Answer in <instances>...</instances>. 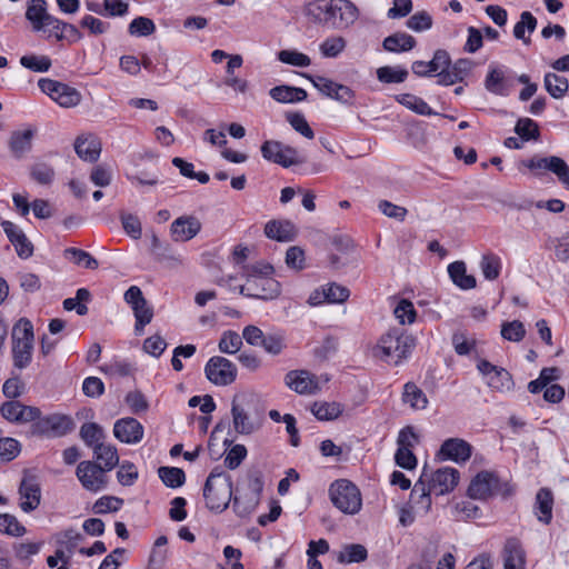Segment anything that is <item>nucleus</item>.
<instances>
[{"mask_svg":"<svg viewBox=\"0 0 569 569\" xmlns=\"http://www.w3.org/2000/svg\"><path fill=\"white\" fill-rule=\"evenodd\" d=\"M124 301L131 306L136 320H139L140 325H148L153 318V310L148 306L142 291L137 286H131L123 296Z\"/></svg>","mask_w":569,"mask_h":569,"instance_id":"obj_19","label":"nucleus"},{"mask_svg":"<svg viewBox=\"0 0 569 569\" xmlns=\"http://www.w3.org/2000/svg\"><path fill=\"white\" fill-rule=\"evenodd\" d=\"M511 489L507 482L502 483L499 478L490 471L479 472L470 482L468 496L472 499L485 500L493 495H510Z\"/></svg>","mask_w":569,"mask_h":569,"instance_id":"obj_6","label":"nucleus"},{"mask_svg":"<svg viewBox=\"0 0 569 569\" xmlns=\"http://www.w3.org/2000/svg\"><path fill=\"white\" fill-rule=\"evenodd\" d=\"M480 268L483 277L487 280L493 281L500 274L501 259L493 253L483 254L480 261Z\"/></svg>","mask_w":569,"mask_h":569,"instance_id":"obj_51","label":"nucleus"},{"mask_svg":"<svg viewBox=\"0 0 569 569\" xmlns=\"http://www.w3.org/2000/svg\"><path fill=\"white\" fill-rule=\"evenodd\" d=\"M269 96L280 103H296L307 99V91L292 86H276L269 91Z\"/></svg>","mask_w":569,"mask_h":569,"instance_id":"obj_31","label":"nucleus"},{"mask_svg":"<svg viewBox=\"0 0 569 569\" xmlns=\"http://www.w3.org/2000/svg\"><path fill=\"white\" fill-rule=\"evenodd\" d=\"M12 343L33 342L34 333L31 321L27 318H21L12 328Z\"/></svg>","mask_w":569,"mask_h":569,"instance_id":"obj_47","label":"nucleus"},{"mask_svg":"<svg viewBox=\"0 0 569 569\" xmlns=\"http://www.w3.org/2000/svg\"><path fill=\"white\" fill-rule=\"evenodd\" d=\"M448 273L452 282L462 290H470L477 286L476 278L467 273L463 261H455L448 266Z\"/></svg>","mask_w":569,"mask_h":569,"instance_id":"obj_33","label":"nucleus"},{"mask_svg":"<svg viewBox=\"0 0 569 569\" xmlns=\"http://www.w3.org/2000/svg\"><path fill=\"white\" fill-rule=\"evenodd\" d=\"M451 343L457 355L469 356L476 348L477 340L466 331L457 330L451 337Z\"/></svg>","mask_w":569,"mask_h":569,"instance_id":"obj_45","label":"nucleus"},{"mask_svg":"<svg viewBox=\"0 0 569 569\" xmlns=\"http://www.w3.org/2000/svg\"><path fill=\"white\" fill-rule=\"evenodd\" d=\"M330 499L336 508L343 513H358L362 506L361 495L357 486L346 479L335 481L329 488Z\"/></svg>","mask_w":569,"mask_h":569,"instance_id":"obj_4","label":"nucleus"},{"mask_svg":"<svg viewBox=\"0 0 569 569\" xmlns=\"http://www.w3.org/2000/svg\"><path fill=\"white\" fill-rule=\"evenodd\" d=\"M80 438L86 443L87 447L94 450L97 446L103 443V439L106 438V433L103 428L96 422H86L80 427Z\"/></svg>","mask_w":569,"mask_h":569,"instance_id":"obj_36","label":"nucleus"},{"mask_svg":"<svg viewBox=\"0 0 569 569\" xmlns=\"http://www.w3.org/2000/svg\"><path fill=\"white\" fill-rule=\"evenodd\" d=\"M402 400L415 410L426 409L428 405L425 392L413 382H407L405 385Z\"/></svg>","mask_w":569,"mask_h":569,"instance_id":"obj_37","label":"nucleus"},{"mask_svg":"<svg viewBox=\"0 0 569 569\" xmlns=\"http://www.w3.org/2000/svg\"><path fill=\"white\" fill-rule=\"evenodd\" d=\"M322 296L326 302L341 303L349 298L350 291L348 288L333 282L322 288Z\"/></svg>","mask_w":569,"mask_h":569,"instance_id":"obj_56","label":"nucleus"},{"mask_svg":"<svg viewBox=\"0 0 569 569\" xmlns=\"http://www.w3.org/2000/svg\"><path fill=\"white\" fill-rule=\"evenodd\" d=\"M33 342L12 343L13 365L18 369L27 368L32 360Z\"/></svg>","mask_w":569,"mask_h":569,"instance_id":"obj_44","label":"nucleus"},{"mask_svg":"<svg viewBox=\"0 0 569 569\" xmlns=\"http://www.w3.org/2000/svg\"><path fill=\"white\" fill-rule=\"evenodd\" d=\"M525 335V326L519 320L503 322L501 326V336L506 340L518 342L523 339Z\"/></svg>","mask_w":569,"mask_h":569,"instance_id":"obj_64","label":"nucleus"},{"mask_svg":"<svg viewBox=\"0 0 569 569\" xmlns=\"http://www.w3.org/2000/svg\"><path fill=\"white\" fill-rule=\"evenodd\" d=\"M204 373L213 385L228 386L237 378V367L224 357L213 356L206 363Z\"/></svg>","mask_w":569,"mask_h":569,"instance_id":"obj_10","label":"nucleus"},{"mask_svg":"<svg viewBox=\"0 0 569 569\" xmlns=\"http://www.w3.org/2000/svg\"><path fill=\"white\" fill-rule=\"evenodd\" d=\"M108 470H104L100 463L84 460L81 461L76 470V475L82 487L91 492H98L106 489Z\"/></svg>","mask_w":569,"mask_h":569,"instance_id":"obj_9","label":"nucleus"},{"mask_svg":"<svg viewBox=\"0 0 569 569\" xmlns=\"http://www.w3.org/2000/svg\"><path fill=\"white\" fill-rule=\"evenodd\" d=\"M488 386L499 392H509L515 388L512 376L505 368L499 367L487 380Z\"/></svg>","mask_w":569,"mask_h":569,"instance_id":"obj_41","label":"nucleus"},{"mask_svg":"<svg viewBox=\"0 0 569 569\" xmlns=\"http://www.w3.org/2000/svg\"><path fill=\"white\" fill-rule=\"evenodd\" d=\"M240 292L247 297L268 300L274 299L280 295V284L271 277L251 276L247 278L241 286Z\"/></svg>","mask_w":569,"mask_h":569,"instance_id":"obj_11","label":"nucleus"},{"mask_svg":"<svg viewBox=\"0 0 569 569\" xmlns=\"http://www.w3.org/2000/svg\"><path fill=\"white\" fill-rule=\"evenodd\" d=\"M120 220L124 232L137 240L141 238L142 228L139 218L132 213L121 212Z\"/></svg>","mask_w":569,"mask_h":569,"instance_id":"obj_62","label":"nucleus"},{"mask_svg":"<svg viewBox=\"0 0 569 569\" xmlns=\"http://www.w3.org/2000/svg\"><path fill=\"white\" fill-rule=\"evenodd\" d=\"M151 252L156 256V259L161 262H169L171 264L182 263V258L177 254L168 242H163L159 237L152 232L150 236Z\"/></svg>","mask_w":569,"mask_h":569,"instance_id":"obj_32","label":"nucleus"},{"mask_svg":"<svg viewBox=\"0 0 569 569\" xmlns=\"http://www.w3.org/2000/svg\"><path fill=\"white\" fill-rule=\"evenodd\" d=\"M428 480L429 491L437 496L446 495L452 491L459 482V471L455 468H440L431 475L427 473L425 480Z\"/></svg>","mask_w":569,"mask_h":569,"instance_id":"obj_15","label":"nucleus"},{"mask_svg":"<svg viewBox=\"0 0 569 569\" xmlns=\"http://www.w3.org/2000/svg\"><path fill=\"white\" fill-rule=\"evenodd\" d=\"M231 415L233 428L237 433L247 436L251 435L256 430L254 422L244 408L237 403V398L232 400Z\"/></svg>","mask_w":569,"mask_h":569,"instance_id":"obj_34","label":"nucleus"},{"mask_svg":"<svg viewBox=\"0 0 569 569\" xmlns=\"http://www.w3.org/2000/svg\"><path fill=\"white\" fill-rule=\"evenodd\" d=\"M36 130L28 128L23 130H14L11 132L8 147L14 159L24 158L32 150V141Z\"/></svg>","mask_w":569,"mask_h":569,"instance_id":"obj_25","label":"nucleus"},{"mask_svg":"<svg viewBox=\"0 0 569 569\" xmlns=\"http://www.w3.org/2000/svg\"><path fill=\"white\" fill-rule=\"evenodd\" d=\"M393 315L400 325H411L415 322L417 312L413 303L408 299H401L393 309Z\"/></svg>","mask_w":569,"mask_h":569,"instance_id":"obj_53","label":"nucleus"},{"mask_svg":"<svg viewBox=\"0 0 569 569\" xmlns=\"http://www.w3.org/2000/svg\"><path fill=\"white\" fill-rule=\"evenodd\" d=\"M278 60L282 63L306 68L311 64V59L297 50H281L278 52Z\"/></svg>","mask_w":569,"mask_h":569,"instance_id":"obj_58","label":"nucleus"},{"mask_svg":"<svg viewBox=\"0 0 569 569\" xmlns=\"http://www.w3.org/2000/svg\"><path fill=\"white\" fill-rule=\"evenodd\" d=\"M505 569H525V551L516 538H509L503 548Z\"/></svg>","mask_w":569,"mask_h":569,"instance_id":"obj_28","label":"nucleus"},{"mask_svg":"<svg viewBox=\"0 0 569 569\" xmlns=\"http://www.w3.org/2000/svg\"><path fill=\"white\" fill-rule=\"evenodd\" d=\"M525 166L528 169L536 171L537 174H541L546 171L552 172L557 176L563 187L569 190V166L562 158L557 156H535L527 160Z\"/></svg>","mask_w":569,"mask_h":569,"instance_id":"obj_7","label":"nucleus"},{"mask_svg":"<svg viewBox=\"0 0 569 569\" xmlns=\"http://www.w3.org/2000/svg\"><path fill=\"white\" fill-rule=\"evenodd\" d=\"M20 63L22 67L30 69L34 72H46L51 67V60L47 56H23L20 58Z\"/></svg>","mask_w":569,"mask_h":569,"instance_id":"obj_63","label":"nucleus"},{"mask_svg":"<svg viewBox=\"0 0 569 569\" xmlns=\"http://www.w3.org/2000/svg\"><path fill=\"white\" fill-rule=\"evenodd\" d=\"M1 227L19 258L28 259L33 254V244L21 228L8 220L2 221Z\"/></svg>","mask_w":569,"mask_h":569,"instance_id":"obj_21","label":"nucleus"},{"mask_svg":"<svg viewBox=\"0 0 569 569\" xmlns=\"http://www.w3.org/2000/svg\"><path fill=\"white\" fill-rule=\"evenodd\" d=\"M368 557V551L365 546L360 543L346 545L339 552L337 560L340 563H352L365 561Z\"/></svg>","mask_w":569,"mask_h":569,"instance_id":"obj_42","label":"nucleus"},{"mask_svg":"<svg viewBox=\"0 0 569 569\" xmlns=\"http://www.w3.org/2000/svg\"><path fill=\"white\" fill-rule=\"evenodd\" d=\"M232 499H233V505H232L233 510L240 517H246V516L250 515L258 506V503H253L251 506L253 496H251L250 493H248L246 491L243 493H239V491H237V493L232 497Z\"/></svg>","mask_w":569,"mask_h":569,"instance_id":"obj_60","label":"nucleus"},{"mask_svg":"<svg viewBox=\"0 0 569 569\" xmlns=\"http://www.w3.org/2000/svg\"><path fill=\"white\" fill-rule=\"evenodd\" d=\"M510 71L505 67L490 66L485 79L486 89L496 96H508L512 87Z\"/></svg>","mask_w":569,"mask_h":569,"instance_id":"obj_22","label":"nucleus"},{"mask_svg":"<svg viewBox=\"0 0 569 569\" xmlns=\"http://www.w3.org/2000/svg\"><path fill=\"white\" fill-rule=\"evenodd\" d=\"M311 412L319 420H333L341 415L342 408L337 402H315Z\"/></svg>","mask_w":569,"mask_h":569,"instance_id":"obj_49","label":"nucleus"},{"mask_svg":"<svg viewBox=\"0 0 569 569\" xmlns=\"http://www.w3.org/2000/svg\"><path fill=\"white\" fill-rule=\"evenodd\" d=\"M397 101L408 108L409 110L421 114V116H433L438 114L435 112L429 104L421 98L411 94V93H402L397 96Z\"/></svg>","mask_w":569,"mask_h":569,"instance_id":"obj_40","label":"nucleus"},{"mask_svg":"<svg viewBox=\"0 0 569 569\" xmlns=\"http://www.w3.org/2000/svg\"><path fill=\"white\" fill-rule=\"evenodd\" d=\"M515 132L525 141L537 140L540 134L537 122L530 118L519 119Z\"/></svg>","mask_w":569,"mask_h":569,"instance_id":"obj_55","label":"nucleus"},{"mask_svg":"<svg viewBox=\"0 0 569 569\" xmlns=\"http://www.w3.org/2000/svg\"><path fill=\"white\" fill-rule=\"evenodd\" d=\"M284 383L299 395H312L319 389L315 375L307 370H292L284 376Z\"/></svg>","mask_w":569,"mask_h":569,"instance_id":"obj_20","label":"nucleus"},{"mask_svg":"<svg viewBox=\"0 0 569 569\" xmlns=\"http://www.w3.org/2000/svg\"><path fill=\"white\" fill-rule=\"evenodd\" d=\"M74 429V422L71 417L60 413H53L36 419L31 427L32 436L46 438H60L70 433Z\"/></svg>","mask_w":569,"mask_h":569,"instance_id":"obj_5","label":"nucleus"},{"mask_svg":"<svg viewBox=\"0 0 569 569\" xmlns=\"http://www.w3.org/2000/svg\"><path fill=\"white\" fill-rule=\"evenodd\" d=\"M0 532L9 536L20 537L26 533V528L18 519L9 513L0 515Z\"/></svg>","mask_w":569,"mask_h":569,"instance_id":"obj_61","label":"nucleus"},{"mask_svg":"<svg viewBox=\"0 0 569 569\" xmlns=\"http://www.w3.org/2000/svg\"><path fill=\"white\" fill-rule=\"evenodd\" d=\"M264 234L277 241H291L295 238V226L290 221L271 220L264 227Z\"/></svg>","mask_w":569,"mask_h":569,"instance_id":"obj_35","label":"nucleus"},{"mask_svg":"<svg viewBox=\"0 0 569 569\" xmlns=\"http://www.w3.org/2000/svg\"><path fill=\"white\" fill-rule=\"evenodd\" d=\"M201 227L202 224L197 217L181 216L171 222L170 233L173 241L187 242L200 232Z\"/></svg>","mask_w":569,"mask_h":569,"instance_id":"obj_18","label":"nucleus"},{"mask_svg":"<svg viewBox=\"0 0 569 569\" xmlns=\"http://www.w3.org/2000/svg\"><path fill=\"white\" fill-rule=\"evenodd\" d=\"M30 176L39 184L48 186L54 180V169L46 162H37L30 168Z\"/></svg>","mask_w":569,"mask_h":569,"instance_id":"obj_50","label":"nucleus"},{"mask_svg":"<svg viewBox=\"0 0 569 569\" xmlns=\"http://www.w3.org/2000/svg\"><path fill=\"white\" fill-rule=\"evenodd\" d=\"M143 426L132 417L118 419L113 425V436L123 443L136 445L143 439Z\"/></svg>","mask_w":569,"mask_h":569,"instance_id":"obj_17","label":"nucleus"},{"mask_svg":"<svg viewBox=\"0 0 569 569\" xmlns=\"http://www.w3.org/2000/svg\"><path fill=\"white\" fill-rule=\"evenodd\" d=\"M408 77V70L403 68L381 67L377 70V78L385 83H401Z\"/></svg>","mask_w":569,"mask_h":569,"instance_id":"obj_54","label":"nucleus"},{"mask_svg":"<svg viewBox=\"0 0 569 569\" xmlns=\"http://www.w3.org/2000/svg\"><path fill=\"white\" fill-rule=\"evenodd\" d=\"M427 470L423 469L419 480L415 483L409 499V509L416 516L423 517L431 509V492L426 483Z\"/></svg>","mask_w":569,"mask_h":569,"instance_id":"obj_16","label":"nucleus"},{"mask_svg":"<svg viewBox=\"0 0 569 569\" xmlns=\"http://www.w3.org/2000/svg\"><path fill=\"white\" fill-rule=\"evenodd\" d=\"M20 508L24 512L36 510L41 501V488L34 477H24L19 486Z\"/></svg>","mask_w":569,"mask_h":569,"instance_id":"obj_23","label":"nucleus"},{"mask_svg":"<svg viewBox=\"0 0 569 569\" xmlns=\"http://www.w3.org/2000/svg\"><path fill=\"white\" fill-rule=\"evenodd\" d=\"M552 508H553V495L550 489L541 488L538 490L536 495L535 502V515L538 520L545 525H549L552 519Z\"/></svg>","mask_w":569,"mask_h":569,"instance_id":"obj_29","label":"nucleus"},{"mask_svg":"<svg viewBox=\"0 0 569 569\" xmlns=\"http://www.w3.org/2000/svg\"><path fill=\"white\" fill-rule=\"evenodd\" d=\"M543 82L547 92L555 99H561L568 92L569 82L568 79L562 76L548 72L545 74Z\"/></svg>","mask_w":569,"mask_h":569,"instance_id":"obj_39","label":"nucleus"},{"mask_svg":"<svg viewBox=\"0 0 569 569\" xmlns=\"http://www.w3.org/2000/svg\"><path fill=\"white\" fill-rule=\"evenodd\" d=\"M26 18L36 31H46V26L57 22V18L47 12L44 0H31L26 11Z\"/></svg>","mask_w":569,"mask_h":569,"instance_id":"obj_26","label":"nucleus"},{"mask_svg":"<svg viewBox=\"0 0 569 569\" xmlns=\"http://www.w3.org/2000/svg\"><path fill=\"white\" fill-rule=\"evenodd\" d=\"M203 497L210 510L222 512L233 497L231 477L224 472L212 471L206 480Z\"/></svg>","mask_w":569,"mask_h":569,"instance_id":"obj_3","label":"nucleus"},{"mask_svg":"<svg viewBox=\"0 0 569 569\" xmlns=\"http://www.w3.org/2000/svg\"><path fill=\"white\" fill-rule=\"evenodd\" d=\"M158 475L162 482L169 488H178L186 482L184 471L177 467H160Z\"/></svg>","mask_w":569,"mask_h":569,"instance_id":"obj_46","label":"nucleus"},{"mask_svg":"<svg viewBox=\"0 0 569 569\" xmlns=\"http://www.w3.org/2000/svg\"><path fill=\"white\" fill-rule=\"evenodd\" d=\"M305 13L315 23L336 29L349 27L358 18V10L349 0H315L307 4Z\"/></svg>","mask_w":569,"mask_h":569,"instance_id":"obj_1","label":"nucleus"},{"mask_svg":"<svg viewBox=\"0 0 569 569\" xmlns=\"http://www.w3.org/2000/svg\"><path fill=\"white\" fill-rule=\"evenodd\" d=\"M64 258L69 259L77 266H81L86 269L94 270L98 268V260L92 257L89 252L78 248H67L64 250Z\"/></svg>","mask_w":569,"mask_h":569,"instance_id":"obj_43","label":"nucleus"},{"mask_svg":"<svg viewBox=\"0 0 569 569\" xmlns=\"http://www.w3.org/2000/svg\"><path fill=\"white\" fill-rule=\"evenodd\" d=\"M315 88H317L326 97L337 100L341 103L352 104L355 101V92L348 86L337 83L326 77H309Z\"/></svg>","mask_w":569,"mask_h":569,"instance_id":"obj_14","label":"nucleus"},{"mask_svg":"<svg viewBox=\"0 0 569 569\" xmlns=\"http://www.w3.org/2000/svg\"><path fill=\"white\" fill-rule=\"evenodd\" d=\"M417 44L416 39L406 32H395L386 37L382 48L388 52L400 53L412 50Z\"/></svg>","mask_w":569,"mask_h":569,"instance_id":"obj_30","label":"nucleus"},{"mask_svg":"<svg viewBox=\"0 0 569 569\" xmlns=\"http://www.w3.org/2000/svg\"><path fill=\"white\" fill-rule=\"evenodd\" d=\"M0 415L11 423L24 425L38 419L41 410L38 407L23 405L18 400H9L0 406Z\"/></svg>","mask_w":569,"mask_h":569,"instance_id":"obj_13","label":"nucleus"},{"mask_svg":"<svg viewBox=\"0 0 569 569\" xmlns=\"http://www.w3.org/2000/svg\"><path fill=\"white\" fill-rule=\"evenodd\" d=\"M472 447L469 442L460 438H449L440 447L439 456L442 460H452L456 462H466L470 459Z\"/></svg>","mask_w":569,"mask_h":569,"instance_id":"obj_24","label":"nucleus"},{"mask_svg":"<svg viewBox=\"0 0 569 569\" xmlns=\"http://www.w3.org/2000/svg\"><path fill=\"white\" fill-rule=\"evenodd\" d=\"M260 347H262L266 350V352L272 356L280 355L282 350L286 348V339L283 333L273 332L266 335L264 338L262 339Z\"/></svg>","mask_w":569,"mask_h":569,"instance_id":"obj_59","label":"nucleus"},{"mask_svg":"<svg viewBox=\"0 0 569 569\" xmlns=\"http://www.w3.org/2000/svg\"><path fill=\"white\" fill-rule=\"evenodd\" d=\"M38 86L43 93L63 108L74 107L81 100L80 92L66 83L42 78L38 81Z\"/></svg>","mask_w":569,"mask_h":569,"instance_id":"obj_8","label":"nucleus"},{"mask_svg":"<svg viewBox=\"0 0 569 569\" xmlns=\"http://www.w3.org/2000/svg\"><path fill=\"white\" fill-rule=\"evenodd\" d=\"M74 151L84 161L94 162L101 152L99 140L92 136H79L74 141Z\"/></svg>","mask_w":569,"mask_h":569,"instance_id":"obj_27","label":"nucleus"},{"mask_svg":"<svg viewBox=\"0 0 569 569\" xmlns=\"http://www.w3.org/2000/svg\"><path fill=\"white\" fill-rule=\"evenodd\" d=\"M128 31L131 36L148 37L156 31V24L149 18L138 17L130 22Z\"/></svg>","mask_w":569,"mask_h":569,"instance_id":"obj_57","label":"nucleus"},{"mask_svg":"<svg viewBox=\"0 0 569 569\" xmlns=\"http://www.w3.org/2000/svg\"><path fill=\"white\" fill-rule=\"evenodd\" d=\"M0 429V461L9 462L13 460L21 451L20 442L11 437H2Z\"/></svg>","mask_w":569,"mask_h":569,"instance_id":"obj_52","label":"nucleus"},{"mask_svg":"<svg viewBox=\"0 0 569 569\" xmlns=\"http://www.w3.org/2000/svg\"><path fill=\"white\" fill-rule=\"evenodd\" d=\"M92 451L93 457L102 463L101 467H103L104 470L111 471L116 466L119 465L118 450L113 445L102 443L97 446Z\"/></svg>","mask_w":569,"mask_h":569,"instance_id":"obj_38","label":"nucleus"},{"mask_svg":"<svg viewBox=\"0 0 569 569\" xmlns=\"http://www.w3.org/2000/svg\"><path fill=\"white\" fill-rule=\"evenodd\" d=\"M416 347V338L402 328H391L381 336L375 356L398 366L407 359Z\"/></svg>","mask_w":569,"mask_h":569,"instance_id":"obj_2","label":"nucleus"},{"mask_svg":"<svg viewBox=\"0 0 569 569\" xmlns=\"http://www.w3.org/2000/svg\"><path fill=\"white\" fill-rule=\"evenodd\" d=\"M262 157L273 163L289 168L293 164L301 163L302 160L297 158L298 151L290 146H283L280 141L268 140L261 146Z\"/></svg>","mask_w":569,"mask_h":569,"instance_id":"obj_12","label":"nucleus"},{"mask_svg":"<svg viewBox=\"0 0 569 569\" xmlns=\"http://www.w3.org/2000/svg\"><path fill=\"white\" fill-rule=\"evenodd\" d=\"M242 347V338L238 332L232 330H227L221 335V338L218 343V348L220 352L227 355L237 353Z\"/></svg>","mask_w":569,"mask_h":569,"instance_id":"obj_48","label":"nucleus"}]
</instances>
